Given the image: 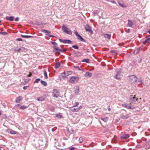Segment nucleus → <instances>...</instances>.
<instances>
[{"label":"nucleus","mask_w":150,"mask_h":150,"mask_svg":"<svg viewBox=\"0 0 150 150\" xmlns=\"http://www.w3.org/2000/svg\"><path fill=\"white\" fill-rule=\"evenodd\" d=\"M121 73V72L120 71H118L117 72V74H116L115 78L117 79H120V74Z\"/></svg>","instance_id":"10"},{"label":"nucleus","mask_w":150,"mask_h":150,"mask_svg":"<svg viewBox=\"0 0 150 150\" xmlns=\"http://www.w3.org/2000/svg\"><path fill=\"white\" fill-rule=\"evenodd\" d=\"M21 36L22 38H32L33 37L31 36H30V35H21Z\"/></svg>","instance_id":"21"},{"label":"nucleus","mask_w":150,"mask_h":150,"mask_svg":"<svg viewBox=\"0 0 150 150\" xmlns=\"http://www.w3.org/2000/svg\"><path fill=\"white\" fill-rule=\"evenodd\" d=\"M79 80V78L77 76H72L69 80V82L71 83H73L75 81H77Z\"/></svg>","instance_id":"6"},{"label":"nucleus","mask_w":150,"mask_h":150,"mask_svg":"<svg viewBox=\"0 0 150 150\" xmlns=\"http://www.w3.org/2000/svg\"><path fill=\"white\" fill-rule=\"evenodd\" d=\"M72 47L76 49H78L79 48V47L76 45H73Z\"/></svg>","instance_id":"36"},{"label":"nucleus","mask_w":150,"mask_h":150,"mask_svg":"<svg viewBox=\"0 0 150 150\" xmlns=\"http://www.w3.org/2000/svg\"><path fill=\"white\" fill-rule=\"evenodd\" d=\"M66 49H60L59 51H60V52H66Z\"/></svg>","instance_id":"38"},{"label":"nucleus","mask_w":150,"mask_h":150,"mask_svg":"<svg viewBox=\"0 0 150 150\" xmlns=\"http://www.w3.org/2000/svg\"><path fill=\"white\" fill-rule=\"evenodd\" d=\"M1 112H0V115H1Z\"/></svg>","instance_id":"62"},{"label":"nucleus","mask_w":150,"mask_h":150,"mask_svg":"<svg viewBox=\"0 0 150 150\" xmlns=\"http://www.w3.org/2000/svg\"><path fill=\"white\" fill-rule=\"evenodd\" d=\"M42 32H43L45 33H49L50 34L51 33V32L50 31L47 30H45V29L42 30Z\"/></svg>","instance_id":"26"},{"label":"nucleus","mask_w":150,"mask_h":150,"mask_svg":"<svg viewBox=\"0 0 150 150\" xmlns=\"http://www.w3.org/2000/svg\"><path fill=\"white\" fill-rule=\"evenodd\" d=\"M105 38H107L108 39H110L111 38V35L110 34H106L105 35Z\"/></svg>","instance_id":"25"},{"label":"nucleus","mask_w":150,"mask_h":150,"mask_svg":"<svg viewBox=\"0 0 150 150\" xmlns=\"http://www.w3.org/2000/svg\"><path fill=\"white\" fill-rule=\"evenodd\" d=\"M85 29L86 31L89 32L91 33H93V32L91 28L89 25L88 24L86 25L85 27Z\"/></svg>","instance_id":"7"},{"label":"nucleus","mask_w":150,"mask_h":150,"mask_svg":"<svg viewBox=\"0 0 150 150\" xmlns=\"http://www.w3.org/2000/svg\"><path fill=\"white\" fill-rule=\"evenodd\" d=\"M70 72V71H68V72H64L63 73V76L64 77L65 76H68V72Z\"/></svg>","instance_id":"30"},{"label":"nucleus","mask_w":150,"mask_h":150,"mask_svg":"<svg viewBox=\"0 0 150 150\" xmlns=\"http://www.w3.org/2000/svg\"><path fill=\"white\" fill-rule=\"evenodd\" d=\"M29 87V86H24L23 87V88L24 90H26Z\"/></svg>","instance_id":"43"},{"label":"nucleus","mask_w":150,"mask_h":150,"mask_svg":"<svg viewBox=\"0 0 150 150\" xmlns=\"http://www.w3.org/2000/svg\"><path fill=\"white\" fill-rule=\"evenodd\" d=\"M79 92V88L78 86H76V89L74 90L75 93L76 95H78Z\"/></svg>","instance_id":"14"},{"label":"nucleus","mask_w":150,"mask_h":150,"mask_svg":"<svg viewBox=\"0 0 150 150\" xmlns=\"http://www.w3.org/2000/svg\"><path fill=\"white\" fill-rule=\"evenodd\" d=\"M74 107H71L70 108V110L74 112H77L78 111V109H77V108H74Z\"/></svg>","instance_id":"16"},{"label":"nucleus","mask_w":150,"mask_h":150,"mask_svg":"<svg viewBox=\"0 0 150 150\" xmlns=\"http://www.w3.org/2000/svg\"><path fill=\"white\" fill-rule=\"evenodd\" d=\"M81 108L82 106H80L78 108H77V109H78V111H79L80 109H81Z\"/></svg>","instance_id":"51"},{"label":"nucleus","mask_w":150,"mask_h":150,"mask_svg":"<svg viewBox=\"0 0 150 150\" xmlns=\"http://www.w3.org/2000/svg\"><path fill=\"white\" fill-rule=\"evenodd\" d=\"M51 43L53 45H57V43L55 42H51Z\"/></svg>","instance_id":"48"},{"label":"nucleus","mask_w":150,"mask_h":150,"mask_svg":"<svg viewBox=\"0 0 150 150\" xmlns=\"http://www.w3.org/2000/svg\"><path fill=\"white\" fill-rule=\"evenodd\" d=\"M37 100L40 101H42L44 100L45 98L43 96H41L38 98L37 99Z\"/></svg>","instance_id":"17"},{"label":"nucleus","mask_w":150,"mask_h":150,"mask_svg":"<svg viewBox=\"0 0 150 150\" xmlns=\"http://www.w3.org/2000/svg\"><path fill=\"white\" fill-rule=\"evenodd\" d=\"M16 40L18 41H22L23 40L21 38H18L16 39Z\"/></svg>","instance_id":"46"},{"label":"nucleus","mask_w":150,"mask_h":150,"mask_svg":"<svg viewBox=\"0 0 150 150\" xmlns=\"http://www.w3.org/2000/svg\"><path fill=\"white\" fill-rule=\"evenodd\" d=\"M118 4L120 6L122 7H125L126 6L123 3L122 1L119 2Z\"/></svg>","instance_id":"20"},{"label":"nucleus","mask_w":150,"mask_h":150,"mask_svg":"<svg viewBox=\"0 0 150 150\" xmlns=\"http://www.w3.org/2000/svg\"><path fill=\"white\" fill-rule=\"evenodd\" d=\"M0 34H1L3 35H6L8 34V33L6 32H0Z\"/></svg>","instance_id":"39"},{"label":"nucleus","mask_w":150,"mask_h":150,"mask_svg":"<svg viewBox=\"0 0 150 150\" xmlns=\"http://www.w3.org/2000/svg\"><path fill=\"white\" fill-rule=\"evenodd\" d=\"M44 76H45V78L47 79L48 78L47 76V73L46 72V71L45 70L44 71Z\"/></svg>","instance_id":"33"},{"label":"nucleus","mask_w":150,"mask_h":150,"mask_svg":"<svg viewBox=\"0 0 150 150\" xmlns=\"http://www.w3.org/2000/svg\"><path fill=\"white\" fill-rule=\"evenodd\" d=\"M26 50V49L23 47H21L19 48H15L13 49V50L16 52H22Z\"/></svg>","instance_id":"2"},{"label":"nucleus","mask_w":150,"mask_h":150,"mask_svg":"<svg viewBox=\"0 0 150 150\" xmlns=\"http://www.w3.org/2000/svg\"><path fill=\"white\" fill-rule=\"evenodd\" d=\"M22 99V97L21 96H19V97L17 98L16 100V103H19L20 102Z\"/></svg>","instance_id":"15"},{"label":"nucleus","mask_w":150,"mask_h":150,"mask_svg":"<svg viewBox=\"0 0 150 150\" xmlns=\"http://www.w3.org/2000/svg\"><path fill=\"white\" fill-rule=\"evenodd\" d=\"M123 107L126 108L127 109H133L134 107H132L131 105H128L127 104H124L122 105Z\"/></svg>","instance_id":"9"},{"label":"nucleus","mask_w":150,"mask_h":150,"mask_svg":"<svg viewBox=\"0 0 150 150\" xmlns=\"http://www.w3.org/2000/svg\"><path fill=\"white\" fill-rule=\"evenodd\" d=\"M149 39H150V40H149V41H150V38H149Z\"/></svg>","instance_id":"63"},{"label":"nucleus","mask_w":150,"mask_h":150,"mask_svg":"<svg viewBox=\"0 0 150 150\" xmlns=\"http://www.w3.org/2000/svg\"><path fill=\"white\" fill-rule=\"evenodd\" d=\"M53 48L54 50H59V47L57 46H54L53 47Z\"/></svg>","instance_id":"37"},{"label":"nucleus","mask_w":150,"mask_h":150,"mask_svg":"<svg viewBox=\"0 0 150 150\" xmlns=\"http://www.w3.org/2000/svg\"><path fill=\"white\" fill-rule=\"evenodd\" d=\"M60 65L61 64L59 62L56 63L55 65V68H58L60 66Z\"/></svg>","instance_id":"24"},{"label":"nucleus","mask_w":150,"mask_h":150,"mask_svg":"<svg viewBox=\"0 0 150 150\" xmlns=\"http://www.w3.org/2000/svg\"><path fill=\"white\" fill-rule=\"evenodd\" d=\"M79 104L78 103L75 102L74 105V107L77 106L79 105Z\"/></svg>","instance_id":"44"},{"label":"nucleus","mask_w":150,"mask_h":150,"mask_svg":"<svg viewBox=\"0 0 150 150\" xmlns=\"http://www.w3.org/2000/svg\"><path fill=\"white\" fill-rule=\"evenodd\" d=\"M129 80L132 83H134L137 81V78L135 75H131L129 76Z\"/></svg>","instance_id":"4"},{"label":"nucleus","mask_w":150,"mask_h":150,"mask_svg":"<svg viewBox=\"0 0 150 150\" xmlns=\"http://www.w3.org/2000/svg\"><path fill=\"white\" fill-rule=\"evenodd\" d=\"M10 133L11 134H16V132L13 130H11L10 131Z\"/></svg>","instance_id":"35"},{"label":"nucleus","mask_w":150,"mask_h":150,"mask_svg":"<svg viewBox=\"0 0 150 150\" xmlns=\"http://www.w3.org/2000/svg\"><path fill=\"white\" fill-rule=\"evenodd\" d=\"M108 110L109 111H110V110H111V109H110V107H108Z\"/></svg>","instance_id":"57"},{"label":"nucleus","mask_w":150,"mask_h":150,"mask_svg":"<svg viewBox=\"0 0 150 150\" xmlns=\"http://www.w3.org/2000/svg\"><path fill=\"white\" fill-rule=\"evenodd\" d=\"M69 150H74L76 149V148L74 147H71L69 148Z\"/></svg>","instance_id":"45"},{"label":"nucleus","mask_w":150,"mask_h":150,"mask_svg":"<svg viewBox=\"0 0 150 150\" xmlns=\"http://www.w3.org/2000/svg\"><path fill=\"white\" fill-rule=\"evenodd\" d=\"M62 30L65 33L69 35H71L72 34V31L69 29L64 25H63L62 26Z\"/></svg>","instance_id":"1"},{"label":"nucleus","mask_w":150,"mask_h":150,"mask_svg":"<svg viewBox=\"0 0 150 150\" xmlns=\"http://www.w3.org/2000/svg\"><path fill=\"white\" fill-rule=\"evenodd\" d=\"M74 54L77 56H80L82 54L81 52L79 51H76Z\"/></svg>","instance_id":"22"},{"label":"nucleus","mask_w":150,"mask_h":150,"mask_svg":"<svg viewBox=\"0 0 150 150\" xmlns=\"http://www.w3.org/2000/svg\"><path fill=\"white\" fill-rule=\"evenodd\" d=\"M16 106H20V104H18L17 105H16Z\"/></svg>","instance_id":"58"},{"label":"nucleus","mask_w":150,"mask_h":150,"mask_svg":"<svg viewBox=\"0 0 150 150\" xmlns=\"http://www.w3.org/2000/svg\"><path fill=\"white\" fill-rule=\"evenodd\" d=\"M19 20V18L18 17H17L15 18V20L16 21H18Z\"/></svg>","instance_id":"47"},{"label":"nucleus","mask_w":150,"mask_h":150,"mask_svg":"<svg viewBox=\"0 0 150 150\" xmlns=\"http://www.w3.org/2000/svg\"><path fill=\"white\" fill-rule=\"evenodd\" d=\"M148 33H149V34H150V30H149L148 31Z\"/></svg>","instance_id":"60"},{"label":"nucleus","mask_w":150,"mask_h":150,"mask_svg":"<svg viewBox=\"0 0 150 150\" xmlns=\"http://www.w3.org/2000/svg\"><path fill=\"white\" fill-rule=\"evenodd\" d=\"M78 39L82 42H86V41L79 35L78 36Z\"/></svg>","instance_id":"19"},{"label":"nucleus","mask_w":150,"mask_h":150,"mask_svg":"<svg viewBox=\"0 0 150 150\" xmlns=\"http://www.w3.org/2000/svg\"><path fill=\"white\" fill-rule=\"evenodd\" d=\"M59 40L60 42H63L64 43H68L70 44L71 43V41L70 40H62L61 39H59Z\"/></svg>","instance_id":"8"},{"label":"nucleus","mask_w":150,"mask_h":150,"mask_svg":"<svg viewBox=\"0 0 150 150\" xmlns=\"http://www.w3.org/2000/svg\"><path fill=\"white\" fill-rule=\"evenodd\" d=\"M133 23L132 21L130 20H128V23L127 24L128 26H129L130 27H132V25H133Z\"/></svg>","instance_id":"18"},{"label":"nucleus","mask_w":150,"mask_h":150,"mask_svg":"<svg viewBox=\"0 0 150 150\" xmlns=\"http://www.w3.org/2000/svg\"><path fill=\"white\" fill-rule=\"evenodd\" d=\"M56 117H59V118H61L62 117V116L59 114H57L56 115Z\"/></svg>","instance_id":"42"},{"label":"nucleus","mask_w":150,"mask_h":150,"mask_svg":"<svg viewBox=\"0 0 150 150\" xmlns=\"http://www.w3.org/2000/svg\"><path fill=\"white\" fill-rule=\"evenodd\" d=\"M41 83L42 85L45 86H46L47 85V83L45 81L41 80Z\"/></svg>","instance_id":"28"},{"label":"nucleus","mask_w":150,"mask_h":150,"mask_svg":"<svg viewBox=\"0 0 150 150\" xmlns=\"http://www.w3.org/2000/svg\"><path fill=\"white\" fill-rule=\"evenodd\" d=\"M27 108V107L26 106H25L23 105L21 106L20 107V109L22 110H24L26 108Z\"/></svg>","instance_id":"34"},{"label":"nucleus","mask_w":150,"mask_h":150,"mask_svg":"<svg viewBox=\"0 0 150 150\" xmlns=\"http://www.w3.org/2000/svg\"><path fill=\"white\" fill-rule=\"evenodd\" d=\"M140 50V48H139L134 51V53L135 54H137L139 52Z\"/></svg>","instance_id":"23"},{"label":"nucleus","mask_w":150,"mask_h":150,"mask_svg":"<svg viewBox=\"0 0 150 150\" xmlns=\"http://www.w3.org/2000/svg\"><path fill=\"white\" fill-rule=\"evenodd\" d=\"M108 119V117H105L104 118H101V119L103 120L104 122H106L107 120Z\"/></svg>","instance_id":"27"},{"label":"nucleus","mask_w":150,"mask_h":150,"mask_svg":"<svg viewBox=\"0 0 150 150\" xmlns=\"http://www.w3.org/2000/svg\"><path fill=\"white\" fill-rule=\"evenodd\" d=\"M6 19L8 21H12L14 20V17L13 16H6Z\"/></svg>","instance_id":"12"},{"label":"nucleus","mask_w":150,"mask_h":150,"mask_svg":"<svg viewBox=\"0 0 150 150\" xmlns=\"http://www.w3.org/2000/svg\"><path fill=\"white\" fill-rule=\"evenodd\" d=\"M107 1L110 2L113 4H116V2L114 0H108Z\"/></svg>","instance_id":"40"},{"label":"nucleus","mask_w":150,"mask_h":150,"mask_svg":"<svg viewBox=\"0 0 150 150\" xmlns=\"http://www.w3.org/2000/svg\"><path fill=\"white\" fill-rule=\"evenodd\" d=\"M130 31V29H128L126 30V32L127 33H129Z\"/></svg>","instance_id":"54"},{"label":"nucleus","mask_w":150,"mask_h":150,"mask_svg":"<svg viewBox=\"0 0 150 150\" xmlns=\"http://www.w3.org/2000/svg\"><path fill=\"white\" fill-rule=\"evenodd\" d=\"M129 135L128 134H125L122 135L120 137L122 139H125L129 137Z\"/></svg>","instance_id":"11"},{"label":"nucleus","mask_w":150,"mask_h":150,"mask_svg":"<svg viewBox=\"0 0 150 150\" xmlns=\"http://www.w3.org/2000/svg\"><path fill=\"white\" fill-rule=\"evenodd\" d=\"M52 96L53 97L58 98L59 96V92L58 90L57 89H55L53 90L52 92Z\"/></svg>","instance_id":"5"},{"label":"nucleus","mask_w":150,"mask_h":150,"mask_svg":"<svg viewBox=\"0 0 150 150\" xmlns=\"http://www.w3.org/2000/svg\"><path fill=\"white\" fill-rule=\"evenodd\" d=\"M84 140V139L82 137H80L79 139V142L80 143H82Z\"/></svg>","instance_id":"32"},{"label":"nucleus","mask_w":150,"mask_h":150,"mask_svg":"<svg viewBox=\"0 0 150 150\" xmlns=\"http://www.w3.org/2000/svg\"><path fill=\"white\" fill-rule=\"evenodd\" d=\"M89 61V60L88 59H83L82 61V62H85L86 63H88Z\"/></svg>","instance_id":"29"},{"label":"nucleus","mask_w":150,"mask_h":150,"mask_svg":"<svg viewBox=\"0 0 150 150\" xmlns=\"http://www.w3.org/2000/svg\"><path fill=\"white\" fill-rule=\"evenodd\" d=\"M138 82L142 83V80L141 79H139L138 81Z\"/></svg>","instance_id":"55"},{"label":"nucleus","mask_w":150,"mask_h":150,"mask_svg":"<svg viewBox=\"0 0 150 150\" xmlns=\"http://www.w3.org/2000/svg\"><path fill=\"white\" fill-rule=\"evenodd\" d=\"M40 80V79L39 78L35 80V81L34 82V83H38L39 81Z\"/></svg>","instance_id":"41"},{"label":"nucleus","mask_w":150,"mask_h":150,"mask_svg":"<svg viewBox=\"0 0 150 150\" xmlns=\"http://www.w3.org/2000/svg\"><path fill=\"white\" fill-rule=\"evenodd\" d=\"M84 76L86 77L88 76L89 77H91L92 76V74L89 72H86L84 75Z\"/></svg>","instance_id":"13"},{"label":"nucleus","mask_w":150,"mask_h":150,"mask_svg":"<svg viewBox=\"0 0 150 150\" xmlns=\"http://www.w3.org/2000/svg\"><path fill=\"white\" fill-rule=\"evenodd\" d=\"M86 51H87V52H89V51L88 50H86Z\"/></svg>","instance_id":"59"},{"label":"nucleus","mask_w":150,"mask_h":150,"mask_svg":"<svg viewBox=\"0 0 150 150\" xmlns=\"http://www.w3.org/2000/svg\"><path fill=\"white\" fill-rule=\"evenodd\" d=\"M32 75L31 74L30 72L29 74V75H27L28 77H30Z\"/></svg>","instance_id":"53"},{"label":"nucleus","mask_w":150,"mask_h":150,"mask_svg":"<svg viewBox=\"0 0 150 150\" xmlns=\"http://www.w3.org/2000/svg\"><path fill=\"white\" fill-rule=\"evenodd\" d=\"M56 53L58 54H60V51L59 50H56L55 52Z\"/></svg>","instance_id":"50"},{"label":"nucleus","mask_w":150,"mask_h":150,"mask_svg":"<svg viewBox=\"0 0 150 150\" xmlns=\"http://www.w3.org/2000/svg\"><path fill=\"white\" fill-rule=\"evenodd\" d=\"M69 58H70V59H72L71 58V57H69Z\"/></svg>","instance_id":"61"},{"label":"nucleus","mask_w":150,"mask_h":150,"mask_svg":"<svg viewBox=\"0 0 150 150\" xmlns=\"http://www.w3.org/2000/svg\"><path fill=\"white\" fill-rule=\"evenodd\" d=\"M149 40L150 39H149L148 38L146 39V40L143 42V44L144 45H145L147 42H149Z\"/></svg>","instance_id":"31"},{"label":"nucleus","mask_w":150,"mask_h":150,"mask_svg":"<svg viewBox=\"0 0 150 150\" xmlns=\"http://www.w3.org/2000/svg\"><path fill=\"white\" fill-rule=\"evenodd\" d=\"M48 36H49V37L51 38L53 37L54 36L52 35H48Z\"/></svg>","instance_id":"52"},{"label":"nucleus","mask_w":150,"mask_h":150,"mask_svg":"<svg viewBox=\"0 0 150 150\" xmlns=\"http://www.w3.org/2000/svg\"><path fill=\"white\" fill-rule=\"evenodd\" d=\"M79 70H80V69H79Z\"/></svg>","instance_id":"64"},{"label":"nucleus","mask_w":150,"mask_h":150,"mask_svg":"<svg viewBox=\"0 0 150 150\" xmlns=\"http://www.w3.org/2000/svg\"><path fill=\"white\" fill-rule=\"evenodd\" d=\"M149 36H150V35H148V36H146V37H145V38H146V39H147V38H149Z\"/></svg>","instance_id":"56"},{"label":"nucleus","mask_w":150,"mask_h":150,"mask_svg":"<svg viewBox=\"0 0 150 150\" xmlns=\"http://www.w3.org/2000/svg\"><path fill=\"white\" fill-rule=\"evenodd\" d=\"M138 98L135 97V96L133 95H131L130 97V100H129V102L130 104L133 103L134 102H135L136 100H137Z\"/></svg>","instance_id":"3"},{"label":"nucleus","mask_w":150,"mask_h":150,"mask_svg":"<svg viewBox=\"0 0 150 150\" xmlns=\"http://www.w3.org/2000/svg\"><path fill=\"white\" fill-rule=\"evenodd\" d=\"M74 34L77 37H78L79 35V34L77 32H75Z\"/></svg>","instance_id":"49"}]
</instances>
